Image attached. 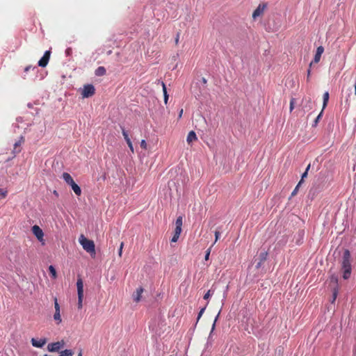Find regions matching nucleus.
Masks as SVG:
<instances>
[{
	"label": "nucleus",
	"mask_w": 356,
	"mask_h": 356,
	"mask_svg": "<svg viewBox=\"0 0 356 356\" xmlns=\"http://www.w3.org/2000/svg\"><path fill=\"white\" fill-rule=\"evenodd\" d=\"M213 295V293H211V290H209L204 296V299L207 300L209 299L211 296Z\"/></svg>",
	"instance_id": "obj_33"
},
{
	"label": "nucleus",
	"mask_w": 356,
	"mask_h": 356,
	"mask_svg": "<svg viewBox=\"0 0 356 356\" xmlns=\"http://www.w3.org/2000/svg\"><path fill=\"white\" fill-rule=\"evenodd\" d=\"M123 246H124V243L122 242L120 243L119 251H118V254H119L120 257L122 256Z\"/></svg>",
	"instance_id": "obj_37"
},
{
	"label": "nucleus",
	"mask_w": 356,
	"mask_h": 356,
	"mask_svg": "<svg viewBox=\"0 0 356 356\" xmlns=\"http://www.w3.org/2000/svg\"><path fill=\"white\" fill-rule=\"evenodd\" d=\"M49 270L53 278L56 277V270L53 266H49Z\"/></svg>",
	"instance_id": "obj_24"
},
{
	"label": "nucleus",
	"mask_w": 356,
	"mask_h": 356,
	"mask_svg": "<svg viewBox=\"0 0 356 356\" xmlns=\"http://www.w3.org/2000/svg\"><path fill=\"white\" fill-rule=\"evenodd\" d=\"M63 345L64 342L63 341L51 343L48 344L47 350L49 352H57L63 346Z\"/></svg>",
	"instance_id": "obj_6"
},
{
	"label": "nucleus",
	"mask_w": 356,
	"mask_h": 356,
	"mask_svg": "<svg viewBox=\"0 0 356 356\" xmlns=\"http://www.w3.org/2000/svg\"><path fill=\"white\" fill-rule=\"evenodd\" d=\"M72 48L68 47V48H67V49H66V50H65V54H66L67 56H70V55L72 54Z\"/></svg>",
	"instance_id": "obj_39"
},
{
	"label": "nucleus",
	"mask_w": 356,
	"mask_h": 356,
	"mask_svg": "<svg viewBox=\"0 0 356 356\" xmlns=\"http://www.w3.org/2000/svg\"><path fill=\"white\" fill-rule=\"evenodd\" d=\"M17 121L18 122H22V118L21 117H19V118H17Z\"/></svg>",
	"instance_id": "obj_49"
},
{
	"label": "nucleus",
	"mask_w": 356,
	"mask_h": 356,
	"mask_svg": "<svg viewBox=\"0 0 356 356\" xmlns=\"http://www.w3.org/2000/svg\"><path fill=\"white\" fill-rule=\"evenodd\" d=\"M295 99L292 98L290 101V111H292L294 108Z\"/></svg>",
	"instance_id": "obj_36"
},
{
	"label": "nucleus",
	"mask_w": 356,
	"mask_h": 356,
	"mask_svg": "<svg viewBox=\"0 0 356 356\" xmlns=\"http://www.w3.org/2000/svg\"><path fill=\"white\" fill-rule=\"evenodd\" d=\"M32 231H33V234L38 238V240L40 242H42L44 233H43L42 229L38 225H34L32 227Z\"/></svg>",
	"instance_id": "obj_7"
},
{
	"label": "nucleus",
	"mask_w": 356,
	"mask_h": 356,
	"mask_svg": "<svg viewBox=\"0 0 356 356\" xmlns=\"http://www.w3.org/2000/svg\"><path fill=\"white\" fill-rule=\"evenodd\" d=\"M47 343L46 338H42L40 339H37L35 338L31 339L32 346L36 348H42Z\"/></svg>",
	"instance_id": "obj_9"
},
{
	"label": "nucleus",
	"mask_w": 356,
	"mask_h": 356,
	"mask_svg": "<svg viewBox=\"0 0 356 356\" xmlns=\"http://www.w3.org/2000/svg\"><path fill=\"white\" fill-rule=\"evenodd\" d=\"M267 257H268V252L267 251H264V252H260V254H259V261H261L264 262L267 259Z\"/></svg>",
	"instance_id": "obj_22"
},
{
	"label": "nucleus",
	"mask_w": 356,
	"mask_h": 356,
	"mask_svg": "<svg viewBox=\"0 0 356 356\" xmlns=\"http://www.w3.org/2000/svg\"><path fill=\"white\" fill-rule=\"evenodd\" d=\"M62 177L68 185L71 184L74 181L72 176L67 172H63Z\"/></svg>",
	"instance_id": "obj_16"
},
{
	"label": "nucleus",
	"mask_w": 356,
	"mask_h": 356,
	"mask_svg": "<svg viewBox=\"0 0 356 356\" xmlns=\"http://www.w3.org/2000/svg\"><path fill=\"white\" fill-rule=\"evenodd\" d=\"M159 82H160V80H159ZM161 84L162 88H163V97H164V102L166 104L167 102H168V92H167L166 86H165V84L164 83L163 81H161Z\"/></svg>",
	"instance_id": "obj_19"
},
{
	"label": "nucleus",
	"mask_w": 356,
	"mask_h": 356,
	"mask_svg": "<svg viewBox=\"0 0 356 356\" xmlns=\"http://www.w3.org/2000/svg\"><path fill=\"white\" fill-rule=\"evenodd\" d=\"M331 282H334L335 284L338 283V277L336 275H332L330 277Z\"/></svg>",
	"instance_id": "obj_31"
},
{
	"label": "nucleus",
	"mask_w": 356,
	"mask_h": 356,
	"mask_svg": "<svg viewBox=\"0 0 356 356\" xmlns=\"http://www.w3.org/2000/svg\"><path fill=\"white\" fill-rule=\"evenodd\" d=\"M95 92V88L92 84H87L83 86L81 95L83 98L92 97Z\"/></svg>",
	"instance_id": "obj_3"
},
{
	"label": "nucleus",
	"mask_w": 356,
	"mask_h": 356,
	"mask_svg": "<svg viewBox=\"0 0 356 356\" xmlns=\"http://www.w3.org/2000/svg\"><path fill=\"white\" fill-rule=\"evenodd\" d=\"M78 295H83V284L81 279H79L76 282Z\"/></svg>",
	"instance_id": "obj_15"
},
{
	"label": "nucleus",
	"mask_w": 356,
	"mask_h": 356,
	"mask_svg": "<svg viewBox=\"0 0 356 356\" xmlns=\"http://www.w3.org/2000/svg\"><path fill=\"white\" fill-rule=\"evenodd\" d=\"M182 225H183V217L182 216H179L176 221H175V231L174 232L175 233H177V234H181V230H182Z\"/></svg>",
	"instance_id": "obj_11"
},
{
	"label": "nucleus",
	"mask_w": 356,
	"mask_h": 356,
	"mask_svg": "<svg viewBox=\"0 0 356 356\" xmlns=\"http://www.w3.org/2000/svg\"><path fill=\"white\" fill-rule=\"evenodd\" d=\"M50 54L51 51L49 50L46 51L42 57L38 61V66L41 67H46L49 63Z\"/></svg>",
	"instance_id": "obj_5"
},
{
	"label": "nucleus",
	"mask_w": 356,
	"mask_h": 356,
	"mask_svg": "<svg viewBox=\"0 0 356 356\" xmlns=\"http://www.w3.org/2000/svg\"><path fill=\"white\" fill-rule=\"evenodd\" d=\"M124 140H126L127 145L132 143L129 138H125Z\"/></svg>",
	"instance_id": "obj_46"
},
{
	"label": "nucleus",
	"mask_w": 356,
	"mask_h": 356,
	"mask_svg": "<svg viewBox=\"0 0 356 356\" xmlns=\"http://www.w3.org/2000/svg\"><path fill=\"white\" fill-rule=\"evenodd\" d=\"M228 289H229V286L227 285V286H226V290H225V293H227V291H228Z\"/></svg>",
	"instance_id": "obj_53"
},
{
	"label": "nucleus",
	"mask_w": 356,
	"mask_h": 356,
	"mask_svg": "<svg viewBox=\"0 0 356 356\" xmlns=\"http://www.w3.org/2000/svg\"><path fill=\"white\" fill-rule=\"evenodd\" d=\"M202 81H203L204 83L207 82V80L204 78H203Z\"/></svg>",
	"instance_id": "obj_56"
},
{
	"label": "nucleus",
	"mask_w": 356,
	"mask_h": 356,
	"mask_svg": "<svg viewBox=\"0 0 356 356\" xmlns=\"http://www.w3.org/2000/svg\"><path fill=\"white\" fill-rule=\"evenodd\" d=\"M122 132L124 139L129 138L127 131L124 128L122 129Z\"/></svg>",
	"instance_id": "obj_38"
},
{
	"label": "nucleus",
	"mask_w": 356,
	"mask_h": 356,
	"mask_svg": "<svg viewBox=\"0 0 356 356\" xmlns=\"http://www.w3.org/2000/svg\"><path fill=\"white\" fill-rule=\"evenodd\" d=\"M206 306H204V307H202L200 311L199 312L198 314H197V322L200 319V318L202 317V314H204L205 309H206Z\"/></svg>",
	"instance_id": "obj_28"
},
{
	"label": "nucleus",
	"mask_w": 356,
	"mask_h": 356,
	"mask_svg": "<svg viewBox=\"0 0 356 356\" xmlns=\"http://www.w3.org/2000/svg\"><path fill=\"white\" fill-rule=\"evenodd\" d=\"M220 236V232L218 230H216L215 232V241H214V243L218 240Z\"/></svg>",
	"instance_id": "obj_35"
},
{
	"label": "nucleus",
	"mask_w": 356,
	"mask_h": 356,
	"mask_svg": "<svg viewBox=\"0 0 356 356\" xmlns=\"http://www.w3.org/2000/svg\"><path fill=\"white\" fill-rule=\"evenodd\" d=\"M124 140H126L127 145L132 143L129 138H125Z\"/></svg>",
	"instance_id": "obj_47"
},
{
	"label": "nucleus",
	"mask_w": 356,
	"mask_h": 356,
	"mask_svg": "<svg viewBox=\"0 0 356 356\" xmlns=\"http://www.w3.org/2000/svg\"><path fill=\"white\" fill-rule=\"evenodd\" d=\"M106 68L103 66L98 67L95 72V74L97 76H104L106 74Z\"/></svg>",
	"instance_id": "obj_18"
},
{
	"label": "nucleus",
	"mask_w": 356,
	"mask_h": 356,
	"mask_svg": "<svg viewBox=\"0 0 356 356\" xmlns=\"http://www.w3.org/2000/svg\"><path fill=\"white\" fill-rule=\"evenodd\" d=\"M310 167H311V165H310V163H309V164L307 165V168H306L305 171H307V172H308L309 170L310 169Z\"/></svg>",
	"instance_id": "obj_50"
},
{
	"label": "nucleus",
	"mask_w": 356,
	"mask_h": 356,
	"mask_svg": "<svg viewBox=\"0 0 356 356\" xmlns=\"http://www.w3.org/2000/svg\"><path fill=\"white\" fill-rule=\"evenodd\" d=\"M266 7V4H259L252 13L253 19H255L257 17H259L264 13Z\"/></svg>",
	"instance_id": "obj_10"
},
{
	"label": "nucleus",
	"mask_w": 356,
	"mask_h": 356,
	"mask_svg": "<svg viewBox=\"0 0 356 356\" xmlns=\"http://www.w3.org/2000/svg\"><path fill=\"white\" fill-rule=\"evenodd\" d=\"M219 315H220V312H218V314H217V316H216V318H215L214 322H213V325H212L211 330V332H210V334H209V339H211V334H212L213 332V331H214V330H215V327H216V321H217V320H218V318Z\"/></svg>",
	"instance_id": "obj_23"
},
{
	"label": "nucleus",
	"mask_w": 356,
	"mask_h": 356,
	"mask_svg": "<svg viewBox=\"0 0 356 356\" xmlns=\"http://www.w3.org/2000/svg\"><path fill=\"white\" fill-rule=\"evenodd\" d=\"M264 261H259L257 262V264H256V268L259 269L261 267L262 264H263Z\"/></svg>",
	"instance_id": "obj_41"
},
{
	"label": "nucleus",
	"mask_w": 356,
	"mask_h": 356,
	"mask_svg": "<svg viewBox=\"0 0 356 356\" xmlns=\"http://www.w3.org/2000/svg\"><path fill=\"white\" fill-rule=\"evenodd\" d=\"M311 67H312V66H310V65H309V69L307 70V81H309V76H310V74H311Z\"/></svg>",
	"instance_id": "obj_42"
},
{
	"label": "nucleus",
	"mask_w": 356,
	"mask_h": 356,
	"mask_svg": "<svg viewBox=\"0 0 356 356\" xmlns=\"http://www.w3.org/2000/svg\"><path fill=\"white\" fill-rule=\"evenodd\" d=\"M337 289H334V291H333V300L332 302H334L337 298Z\"/></svg>",
	"instance_id": "obj_43"
},
{
	"label": "nucleus",
	"mask_w": 356,
	"mask_h": 356,
	"mask_svg": "<svg viewBox=\"0 0 356 356\" xmlns=\"http://www.w3.org/2000/svg\"><path fill=\"white\" fill-rule=\"evenodd\" d=\"M197 138L194 131H191L187 136L186 141L189 144L193 141L197 140Z\"/></svg>",
	"instance_id": "obj_14"
},
{
	"label": "nucleus",
	"mask_w": 356,
	"mask_h": 356,
	"mask_svg": "<svg viewBox=\"0 0 356 356\" xmlns=\"http://www.w3.org/2000/svg\"><path fill=\"white\" fill-rule=\"evenodd\" d=\"M54 194L56 196H57V197L58 196V192H57L56 191H54Z\"/></svg>",
	"instance_id": "obj_51"
},
{
	"label": "nucleus",
	"mask_w": 356,
	"mask_h": 356,
	"mask_svg": "<svg viewBox=\"0 0 356 356\" xmlns=\"http://www.w3.org/2000/svg\"><path fill=\"white\" fill-rule=\"evenodd\" d=\"M341 270L343 271V278L348 280L351 275L352 266H351V254L350 252L346 249L343 251L341 258Z\"/></svg>",
	"instance_id": "obj_1"
},
{
	"label": "nucleus",
	"mask_w": 356,
	"mask_h": 356,
	"mask_svg": "<svg viewBox=\"0 0 356 356\" xmlns=\"http://www.w3.org/2000/svg\"><path fill=\"white\" fill-rule=\"evenodd\" d=\"M179 236H180V234L174 232L173 236L171 238V242H172V243L177 242L179 238Z\"/></svg>",
	"instance_id": "obj_30"
},
{
	"label": "nucleus",
	"mask_w": 356,
	"mask_h": 356,
	"mask_svg": "<svg viewBox=\"0 0 356 356\" xmlns=\"http://www.w3.org/2000/svg\"><path fill=\"white\" fill-rule=\"evenodd\" d=\"M323 110L322 109L321 113L316 118L315 120L314 121V124H313L314 127H316L317 125L318 121L320 120V119L321 118V117L323 115Z\"/></svg>",
	"instance_id": "obj_26"
},
{
	"label": "nucleus",
	"mask_w": 356,
	"mask_h": 356,
	"mask_svg": "<svg viewBox=\"0 0 356 356\" xmlns=\"http://www.w3.org/2000/svg\"><path fill=\"white\" fill-rule=\"evenodd\" d=\"M301 184H302V181H300L298 182V184L296 185V186L295 187L294 190L292 191L291 196H294L297 194V193L298 191V188L301 186Z\"/></svg>",
	"instance_id": "obj_27"
},
{
	"label": "nucleus",
	"mask_w": 356,
	"mask_h": 356,
	"mask_svg": "<svg viewBox=\"0 0 356 356\" xmlns=\"http://www.w3.org/2000/svg\"><path fill=\"white\" fill-rule=\"evenodd\" d=\"M179 33H177V36H176V38H175V43H176V44H178V42H179Z\"/></svg>",
	"instance_id": "obj_45"
},
{
	"label": "nucleus",
	"mask_w": 356,
	"mask_h": 356,
	"mask_svg": "<svg viewBox=\"0 0 356 356\" xmlns=\"http://www.w3.org/2000/svg\"><path fill=\"white\" fill-rule=\"evenodd\" d=\"M323 110H324L325 108L327 106V102H328V100H329V92H325L323 94Z\"/></svg>",
	"instance_id": "obj_20"
},
{
	"label": "nucleus",
	"mask_w": 356,
	"mask_h": 356,
	"mask_svg": "<svg viewBox=\"0 0 356 356\" xmlns=\"http://www.w3.org/2000/svg\"><path fill=\"white\" fill-rule=\"evenodd\" d=\"M307 174H308V172H307V171H305V172L302 173V176H301V179H300V181H302V183L303 182L304 179H305V177H307Z\"/></svg>",
	"instance_id": "obj_40"
},
{
	"label": "nucleus",
	"mask_w": 356,
	"mask_h": 356,
	"mask_svg": "<svg viewBox=\"0 0 356 356\" xmlns=\"http://www.w3.org/2000/svg\"><path fill=\"white\" fill-rule=\"evenodd\" d=\"M70 186L76 195L79 196L81 194V188L74 181L70 184Z\"/></svg>",
	"instance_id": "obj_17"
},
{
	"label": "nucleus",
	"mask_w": 356,
	"mask_h": 356,
	"mask_svg": "<svg viewBox=\"0 0 356 356\" xmlns=\"http://www.w3.org/2000/svg\"><path fill=\"white\" fill-rule=\"evenodd\" d=\"M140 147H141V148H143V149H147V143H146L145 140H142L140 141Z\"/></svg>",
	"instance_id": "obj_32"
},
{
	"label": "nucleus",
	"mask_w": 356,
	"mask_h": 356,
	"mask_svg": "<svg viewBox=\"0 0 356 356\" xmlns=\"http://www.w3.org/2000/svg\"><path fill=\"white\" fill-rule=\"evenodd\" d=\"M143 288L142 286L138 288L135 293L133 294V299L135 302H138L140 300L141 295L143 292Z\"/></svg>",
	"instance_id": "obj_13"
},
{
	"label": "nucleus",
	"mask_w": 356,
	"mask_h": 356,
	"mask_svg": "<svg viewBox=\"0 0 356 356\" xmlns=\"http://www.w3.org/2000/svg\"><path fill=\"white\" fill-rule=\"evenodd\" d=\"M31 68H32L33 70H35V69H37V67H32L31 66H27V67L25 68L24 71H25V72H28V71H29V70H30V69H31Z\"/></svg>",
	"instance_id": "obj_44"
},
{
	"label": "nucleus",
	"mask_w": 356,
	"mask_h": 356,
	"mask_svg": "<svg viewBox=\"0 0 356 356\" xmlns=\"http://www.w3.org/2000/svg\"><path fill=\"white\" fill-rule=\"evenodd\" d=\"M128 146L130 148V149L131 150V152H134V147H133L132 143H130L129 145H128Z\"/></svg>",
	"instance_id": "obj_48"
},
{
	"label": "nucleus",
	"mask_w": 356,
	"mask_h": 356,
	"mask_svg": "<svg viewBox=\"0 0 356 356\" xmlns=\"http://www.w3.org/2000/svg\"><path fill=\"white\" fill-rule=\"evenodd\" d=\"M7 195V191L3 188H0V200L5 198Z\"/></svg>",
	"instance_id": "obj_29"
},
{
	"label": "nucleus",
	"mask_w": 356,
	"mask_h": 356,
	"mask_svg": "<svg viewBox=\"0 0 356 356\" xmlns=\"http://www.w3.org/2000/svg\"><path fill=\"white\" fill-rule=\"evenodd\" d=\"M111 54V51L110 50L108 51V54Z\"/></svg>",
	"instance_id": "obj_57"
},
{
	"label": "nucleus",
	"mask_w": 356,
	"mask_h": 356,
	"mask_svg": "<svg viewBox=\"0 0 356 356\" xmlns=\"http://www.w3.org/2000/svg\"><path fill=\"white\" fill-rule=\"evenodd\" d=\"M324 51V48L322 46H319L316 51L314 55V60L310 63V66L313 64V63H317L320 61L322 54Z\"/></svg>",
	"instance_id": "obj_8"
},
{
	"label": "nucleus",
	"mask_w": 356,
	"mask_h": 356,
	"mask_svg": "<svg viewBox=\"0 0 356 356\" xmlns=\"http://www.w3.org/2000/svg\"><path fill=\"white\" fill-rule=\"evenodd\" d=\"M73 352L72 350L66 349L60 352L59 356H72Z\"/></svg>",
	"instance_id": "obj_21"
},
{
	"label": "nucleus",
	"mask_w": 356,
	"mask_h": 356,
	"mask_svg": "<svg viewBox=\"0 0 356 356\" xmlns=\"http://www.w3.org/2000/svg\"><path fill=\"white\" fill-rule=\"evenodd\" d=\"M182 113H183V110L181 109V110L180 111V113H179V118H181V117Z\"/></svg>",
	"instance_id": "obj_52"
},
{
	"label": "nucleus",
	"mask_w": 356,
	"mask_h": 356,
	"mask_svg": "<svg viewBox=\"0 0 356 356\" xmlns=\"http://www.w3.org/2000/svg\"><path fill=\"white\" fill-rule=\"evenodd\" d=\"M54 307H55V313L54 315V319L56 321L57 324H59L61 322V317L60 314V305L58 302L57 298H54Z\"/></svg>",
	"instance_id": "obj_4"
},
{
	"label": "nucleus",
	"mask_w": 356,
	"mask_h": 356,
	"mask_svg": "<svg viewBox=\"0 0 356 356\" xmlns=\"http://www.w3.org/2000/svg\"><path fill=\"white\" fill-rule=\"evenodd\" d=\"M210 252H211V248H209L207 251H206V254H205V256H204V259L206 261L209 260V255H210Z\"/></svg>",
	"instance_id": "obj_34"
},
{
	"label": "nucleus",
	"mask_w": 356,
	"mask_h": 356,
	"mask_svg": "<svg viewBox=\"0 0 356 356\" xmlns=\"http://www.w3.org/2000/svg\"><path fill=\"white\" fill-rule=\"evenodd\" d=\"M78 356H82V352H81V351H80V352L79 353Z\"/></svg>",
	"instance_id": "obj_54"
},
{
	"label": "nucleus",
	"mask_w": 356,
	"mask_h": 356,
	"mask_svg": "<svg viewBox=\"0 0 356 356\" xmlns=\"http://www.w3.org/2000/svg\"><path fill=\"white\" fill-rule=\"evenodd\" d=\"M24 138L22 136H20L19 139L15 143L14 149L13 150V152L15 154H18L21 152L20 146L24 143Z\"/></svg>",
	"instance_id": "obj_12"
},
{
	"label": "nucleus",
	"mask_w": 356,
	"mask_h": 356,
	"mask_svg": "<svg viewBox=\"0 0 356 356\" xmlns=\"http://www.w3.org/2000/svg\"><path fill=\"white\" fill-rule=\"evenodd\" d=\"M354 88H355V94L356 95V83L355 84Z\"/></svg>",
	"instance_id": "obj_55"
},
{
	"label": "nucleus",
	"mask_w": 356,
	"mask_h": 356,
	"mask_svg": "<svg viewBox=\"0 0 356 356\" xmlns=\"http://www.w3.org/2000/svg\"><path fill=\"white\" fill-rule=\"evenodd\" d=\"M83 295H78V308L81 309L83 307Z\"/></svg>",
	"instance_id": "obj_25"
},
{
	"label": "nucleus",
	"mask_w": 356,
	"mask_h": 356,
	"mask_svg": "<svg viewBox=\"0 0 356 356\" xmlns=\"http://www.w3.org/2000/svg\"><path fill=\"white\" fill-rule=\"evenodd\" d=\"M79 243L87 252L90 254L95 253V246L93 241L89 240L83 235H81L79 238Z\"/></svg>",
	"instance_id": "obj_2"
}]
</instances>
